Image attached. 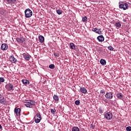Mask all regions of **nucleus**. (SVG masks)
I'll use <instances>...</instances> for the list:
<instances>
[{
    "mask_svg": "<svg viewBox=\"0 0 131 131\" xmlns=\"http://www.w3.org/2000/svg\"><path fill=\"white\" fill-rule=\"evenodd\" d=\"M126 130L131 131V126H127L126 127Z\"/></svg>",
    "mask_w": 131,
    "mask_h": 131,
    "instance_id": "obj_32",
    "label": "nucleus"
},
{
    "mask_svg": "<svg viewBox=\"0 0 131 131\" xmlns=\"http://www.w3.org/2000/svg\"><path fill=\"white\" fill-rule=\"evenodd\" d=\"M26 103L31 105V104H30L31 100H26Z\"/></svg>",
    "mask_w": 131,
    "mask_h": 131,
    "instance_id": "obj_40",
    "label": "nucleus"
},
{
    "mask_svg": "<svg viewBox=\"0 0 131 131\" xmlns=\"http://www.w3.org/2000/svg\"><path fill=\"white\" fill-rule=\"evenodd\" d=\"M54 55L55 56V57H59L60 56V55H59L58 53H54Z\"/></svg>",
    "mask_w": 131,
    "mask_h": 131,
    "instance_id": "obj_34",
    "label": "nucleus"
},
{
    "mask_svg": "<svg viewBox=\"0 0 131 131\" xmlns=\"http://www.w3.org/2000/svg\"><path fill=\"white\" fill-rule=\"evenodd\" d=\"M80 91L81 92H82L83 94H86V92H88V91L86 90V89H85V88H81L80 89Z\"/></svg>",
    "mask_w": 131,
    "mask_h": 131,
    "instance_id": "obj_14",
    "label": "nucleus"
},
{
    "mask_svg": "<svg viewBox=\"0 0 131 131\" xmlns=\"http://www.w3.org/2000/svg\"><path fill=\"white\" fill-rule=\"evenodd\" d=\"M100 64H101V65H106V60L105 59H101Z\"/></svg>",
    "mask_w": 131,
    "mask_h": 131,
    "instance_id": "obj_23",
    "label": "nucleus"
},
{
    "mask_svg": "<svg viewBox=\"0 0 131 131\" xmlns=\"http://www.w3.org/2000/svg\"><path fill=\"white\" fill-rule=\"evenodd\" d=\"M89 1H91V0H89Z\"/></svg>",
    "mask_w": 131,
    "mask_h": 131,
    "instance_id": "obj_44",
    "label": "nucleus"
},
{
    "mask_svg": "<svg viewBox=\"0 0 131 131\" xmlns=\"http://www.w3.org/2000/svg\"><path fill=\"white\" fill-rule=\"evenodd\" d=\"M70 48L72 50H75V45L73 43H70Z\"/></svg>",
    "mask_w": 131,
    "mask_h": 131,
    "instance_id": "obj_19",
    "label": "nucleus"
},
{
    "mask_svg": "<svg viewBox=\"0 0 131 131\" xmlns=\"http://www.w3.org/2000/svg\"><path fill=\"white\" fill-rule=\"evenodd\" d=\"M82 20L83 22H86V21H88V18L86 17V16H84V17H82Z\"/></svg>",
    "mask_w": 131,
    "mask_h": 131,
    "instance_id": "obj_27",
    "label": "nucleus"
},
{
    "mask_svg": "<svg viewBox=\"0 0 131 131\" xmlns=\"http://www.w3.org/2000/svg\"><path fill=\"white\" fill-rule=\"evenodd\" d=\"M25 16L26 18H30L32 16V11L28 8L25 10Z\"/></svg>",
    "mask_w": 131,
    "mask_h": 131,
    "instance_id": "obj_2",
    "label": "nucleus"
},
{
    "mask_svg": "<svg viewBox=\"0 0 131 131\" xmlns=\"http://www.w3.org/2000/svg\"><path fill=\"white\" fill-rule=\"evenodd\" d=\"M105 97L107 100H111L113 99V93L111 92H107L106 93Z\"/></svg>",
    "mask_w": 131,
    "mask_h": 131,
    "instance_id": "obj_5",
    "label": "nucleus"
},
{
    "mask_svg": "<svg viewBox=\"0 0 131 131\" xmlns=\"http://www.w3.org/2000/svg\"><path fill=\"white\" fill-rule=\"evenodd\" d=\"M9 60L12 63H15L17 62V59L14 57V56H11L9 57Z\"/></svg>",
    "mask_w": 131,
    "mask_h": 131,
    "instance_id": "obj_10",
    "label": "nucleus"
},
{
    "mask_svg": "<svg viewBox=\"0 0 131 131\" xmlns=\"http://www.w3.org/2000/svg\"><path fill=\"white\" fill-rule=\"evenodd\" d=\"M35 122V123H39L40 122V120H41V118L34 117Z\"/></svg>",
    "mask_w": 131,
    "mask_h": 131,
    "instance_id": "obj_15",
    "label": "nucleus"
},
{
    "mask_svg": "<svg viewBox=\"0 0 131 131\" xmlns=\"http://www.w3.org/2000/svg\"><path fill=\"white\" fill-rule=\"evenodd\" d=\"M119 9H121V10L125 11V10L128 9V4H127V3H124V2L122 1H120L119 2Z\"/></svg>",
    "mask_w": 131,
    "mask_h": 131,
    "instance_id": "obj_1",
    "label": "nucleus"
},
{
    "mask_svg": "<svg viewBox=\"0 0 131 131\" xmlns=\"http://www.w3.org/2000/svg\"><path fill=\"white\" fill-rule=\"evenodd\" d=\"M0 102L1 104H5V97L4 96L0 97Z\"/></svg>",
    "mask_w": 131,
    "mask_h": 131,
    "instance_id": "obj_18",
    "label": "nucleus"
},
{
    "mask_svg": "<svg viewBox=\"0 0 131 131\" xmlns=\"http://www.w3.org/2000/svg\"><path fill=\"white\" fill-rule=\"evenodd\" d=\"M31 58V56L28 54H26L24 55V59L25 60H27V61H29L30 58Z\"/></svg>",
    "mask_w": 131,
    "mask_h": 131,
    "instance_id": "obj_13",
    "label": "nucleus"
},
{
    "mask_svg": "<svg viewBox=\"0 0 131 131\" xmlns=\"http://www.w3.org/2000/svg\"><path fill=\"white\" fill-rule=\"evenodd\" d=\"M34 117H37V118H41L40 116V114L37 113Z\"/></svg>",
    "mask_w": 131,
    "mask_h": 131,
    "instance_id": "obj_29",
    "label": "nucleus"
},
{
    "mask_svg": "<svg viewBox=\"0 0 131 131\" xmlns=\"http://www.w3.org/2000/svg\"><path fill=\"white\" fill-rule=\"evenodd\" d=\"M20 112H21L20 108H17V107H15L14 108V114H15V116H17V117H20Z\"/></svg>",
    "mask_w": 131,
    "mask_h": 131,
    "instance_id": "obj_4",
    "label": "nucleus"
},
{
    "mask_svg": "<svg viewBox=\"0 0 131 131\" xmlns=\"http://www.w3.org/2000/svg\"><path fill=\"white\" fill-rule=\"evenodd\" d=\"M53 99L54 100V101H59V96H58V95H54L53 96Z\"/></svg>",
    "mask_w": 131,
    "mask_h": 131,
    "instance_id": "obj_20",
    "label": "nucleus"
},
{
    "mask_svg": "<svg viewBox=\"0 0 131 131\" xmlns=\"http://www.w3.org/2000/svg\"><path fill=\"white\" fill-rule=\"evenodd\" d=\"M39 39L40 42L42 43L43 42V41H45V37L42 35H40L39 36Z\"/></svg>",
    "mask_w": 131,
    "mask_h": 131,
    "instance_id": "obj_16",
    "label": "nucleus"
},
{
    "mask_svg": "<svg viewBox=\"0 0 131 131\" xmlns=\"http://www.w3.org/2000/svg\"><path fill=\"white\" fill-rule=\"evenodd\" d=\"M97 39H98V41L100 42H103L105 39V38H104L103 35H99L97 37Z\"/></svg>",
    "mask_w": 131,
    "mask_h": 131,
    "instance_id": "obj_9",
    "label": "nucleus"
},
{
    "mask_svg": "<svg viewBox=\"0 0 131 131\" xmlns=\"http://www.w3.org/2000/svg\"><path fill=\"white\" fill-rule=\"evenodd\" d=\"M103 97H104V96L102 95H99V100H103Z\"/></svg>",
    "mask_w": 131,
    "mask_h": 131,
    "instance_id": "obj_38",
    "label": "nucleus"
},
{
    "mask_svg": "<svg viewBox=\"0 0 131 131\" xmlns=\"http://www.w3.org/2000/svg\"><path fill=\"white\" fill-rule=\"evenodd\" d=\"M30 104H31V106L34 105H35V101H34L33 100H31Z\"/></svg>",
    "mask_w": 131,
    "mask_h": 131,
    "instance_id": "obj_30",
    "label": "nucleus"
},
{
    "mask_svg": "<svg viewBox=\"0 0 131 131\" xmlns=\"http://www.w3.org/2000/svg\"><path fill=\"white\" fill-rule=\"evenodd\" d=\"M49 67L50 69H54L55 68V64H51L49 65Z\"/></svg>",
    "mask_w": 131,
    "mask_h": 131,
    "instance_id": "obj_25",
    "label": "nucleus"
},
{
    "mask_svg": "<svg viewBox=\"0 0 131 131\" xmlns=\"http://www.w3.org/2000/svg\"><path fill=\"white\" fill-rule=\"evenodd\" d=\"M51 112L52 114H54L56 113V109L53 108L51 110Z\"/></svg>",
    "mask_w": 131,
    "mask_h": 131,
    "instance_id": "obj_31",
    "label": "nucleus"
},
{
    "mask_svg": "<svg viewBox=\"0 0 131 131\" xmlns=\"http://www.w3.org/2000/svg\"><path fill=\"white\" fill-rule=\"evenodd\" d=\"M8 48L9 47L7 43H3L1 46V50H2V51H7Z\"/></svg>",
    "mask_w": 131,
    "mask_h": 131,
    "instance_id": "obj_8",
    "label": "nucleus"
},
{
    "mask_svg": "<svg viewBox=\"0 0 131 131\" xmlns=\"http://www.w3.org/2000/svg\"><path fill=\"white\" fill-rule=\"evenodd\" d=\"M112 113L110 112L106 113L104 116V118H105V119H107V120H111V119H112Z\"/></svg>",
    "mask_w": 131,
    "mask_h": 131,
    "instance_id": "obj_6",
    "label": "nucleus"
},
{
    "mask_svg": "<svg viewBox=\"0 0 131 131\" xmlns=\"http://www.w3.org/2000/svg\"><path fill=\"white\" fill-rule=\"evenodd\" d=\"M21 82L24 84H25V85L29 84V83H30V82H29V80L27 79H23L21 80Z\"/></svg>",
    "mask_w": 131,
    "mask_h": 131,
    "instance_id": "obj_12",
    "label": "nucleus"
},
{
    "mask_svg": "<svg viewBox=\"0 0 131 131\" xmlns=\"http://www.w3.org/2000/svg\"><path fill=\"white\" fill-rule=\"evenodd\" d=\"M115 26L118 28H120V27H121V23H120V22H116L115 24Z\"/></svg>",
    "mask_w": 131,
    "mask_h": 131,
    "instance_id": "obj_17",
    "label": "nucleus"
},
{
    "mask_svg": "<svg viewBox=\"0 0 131 131\" xmlns=\"http://www.w3.org/2000/svg\"><path fill=\"white\" fill-rule=\"evenodd\" d=\"M56 13L57 14H58V15H61V14L63 13V11L60 9H58V10H56Z\"/></svg>",
    "mask_w": 131,
    "mask_h": 131,
    "instance_id": "obj_22",
    "label": "nucleus"
},
{
    "mask_svg": "<svg viewBox=\"0 0 131 131\" xmlns=\"http://www.w3.org/2000/svg\"><path fill=\"white\" fill-rule=\"evenodd\" d=\"M101 94H103V95L105 94V90H100Z\"/></svg>",
    "mask_w": 131,
    "mask_h": 131,
    "instance_id": "obj_39",
    "label": "nucleus"
},
{
    "mask_svg": "<svg viewBox=\"0 0 131 131\" xmlns=\"http://www.w3.org/2000/svg\"><path fill=\"white\" fill-rule=\"evenodd\" d=\"M25 41V38L23 37L20 38V42H23Z\"/></svg>",
    "mask_w": 131,
    "mask_h": 131,
    "instance_id": "obj_36",
    "label": "nucleus"
},
{
    "mask_svg": "<svg viewBox=\"0 0 131 131\" xmlns=\"http://www.w3.org/2000/svg\"><path fill=\"white\" fill-rule=\"evenodd\" d=\"M16 41H17V42H20V38H16Z\"/></svg>",
    "mask_w": 131,
    "mask_h": 131,
    "instance_id": "obj_41",
    "label": "nucleus"
},
{
    "mask_svg": "<svg viewBox=\"0 0 131 131\" xmlns=\"http://www.w3.org/2000/svg\"><path fill=\"white\" fill-rule=\"evenodd\" d=\"M9 5H14L16 3V0H6Z\"/></svg>",
    "mask_w": 131,
    "mask_h": 131,
    "instance_id": "obj_11",
    "label": "nucleus"
},
{
    "mask_svg": "<svg viewBox=\"0 0 131 131\" xmlns=\"http://www.w3.org/2000/svg\"><path fill=\"white\" fill-rule=\"evenodd\" d=\"M99 113H103L104 112V111L101 108H99Z\"/></svg>",
    "mask_w": 131,
    "mask_h": 131,
    "instance_id": "obj_35",
    "label": "nucleus"
},
{
    "mask_svg": "<svg viewBox=\"0 0 131 131\" xmlns=\"http://www.w3.org/2000/svg\"><path fill=\"white\" fill-rule=\"evenodd\" d=\"M0 82H5V79L3 77H0Z\"/></svg>",
    "mask_w": 131,
    "mask_h": 131,
    "instance_id": "obj_33",
    "label": "nucleus"
},
{
    "mask_svg": "<svg viewBox=\"0 0 131 131\" xmlns=\"http://www.w3.org/2000/svg\"><path fill=\"white\" fill-rule=\"evenodd\" d=\"M92 31H94V32H95V33H97L98 34H102V31H101V29L97 28H93Z\"/></svg>",
    "mask_w": 131,
    "mask_h": 131,
    "instance_id": "obj_7",
    "label": "nucleus"
},
{
    "mask_svg": "<svg viewBox=\"0 0 131 131\" xmlns=\"http://www.w3.org/2000/svg\"><path fill=\"white\" fill-rule=\"evenodd\" d=\"M5 88L8 92H11V91H14V85L13 84H11V83H9L6 85Z\"/></svg>",
    "mask_w": 131,
    "mask_h": 131,
    "instance_id": "obj_3",
    "label": "nucleus"
},
{
    "mask_svg": "<svg viewBox=\"0 0 131 131\" xmlns=\"http://www.w3.org/2000/svg\"><path fill=\"white\" fill-rule=\"evenodd\" d=\"M1 14H2V15H4V14H5V11L4 10H1Z\"/></svg>",
    "mask_w": 131,
    "mask_h": 131,
    "instance_id": "obj_42",
    "label": "nucleus"
},
{
    "mask_svg": "<svg viewBox=\"0 0 131 131\" xmlns=\"http://www.w3.org/2000/svg\"><path fill=\"white\" fill-rule=\"evenodd\" d=\"M26 107H28L29 108H31V105L30 104H29V103H26Z\"/></svg>",
    "mask_w": 131,
    "mask_h": 131,
    "instance_id": "obj_37",
    "label": "nucleus"
},
{
    "mask_svg": "<svg viewBox=\"0 0 131 131\" xmlns=\"http://www.w3.org/2000/svg\"><path fill=\"white\" fill-rule=\"evenodd\" d=\"M75 105H77V106H78V105H79V104H80V101H79V100H76L75 101Z\"/></svg>",
    "mask_w": 131,
    "mask_h": 131,
    "instance_id": "obj_28",
    "label": "nucleus"
},
{
    "mask_svg": "<svg viewBox=\"0 0 131 131\" xmlns=\"http://www.w3.org/2000/svg\"><path fill=\"white\" fill-rule=\"evenodd\" d=\"M117 97H118V99H122V98H123V96L122 95V94H121V93L118 94Z\"/></svg>",
    "mask_w": 131,
    "mask_h": 131,
    "instance_id": "obj_24",
    "label": "nucleus"
},
{
    "mask_svg": "<svg viewBox=\"0 0 131 131\" xmlns=\"http://www.w3.org/2000/svg\"><path fill=\"white\" fill-rule=\"evenodd\" d=\"M72 131H80L78 127L74 126L72 128Z\"/></svg>",
    "mask_w": 131,
    "mask_h": 131,
    "instance_id": "obj_21",
    "label": "nucleus"
},
{
    "mask_svg": "<svg viewBox=\"0 0 131 131\" xmlns=\"http://www.w3.org/2000/svg\"><path fill=\"white\" fill-rule=\"evenodd\" d=\"M108 50L109 51H114V48L112 46H110L108 47Z\"/></svg>",
    "mask_w": 131,
    "mask_h": 131,
    "instance_id": "obj_26",
    "label": "nucleus"
},
{
    "mask_svg": "<svg viewBox=\"0 0 131 131\" xmlns=\"http://www.w3.org/2000/svg\"><path fill=\"white\" fill-rule=\"evenodd\" d=\"M2 127H3L2 126V125L0 124V129H1V128H2Z\"/></svg>",
    "mask_w": 131,
    "mask_h": 131,
    "instance_id": "obj_43",
    "label": "nucleus"
}]
</instances>
